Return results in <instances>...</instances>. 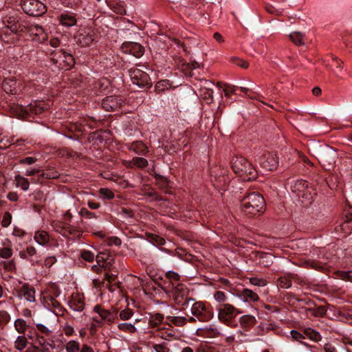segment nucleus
Here are the masks:
<instances>
[{"label": "nucleus", "instance_id": "52", "mask_svg": "<svg viewBox=\"0 0 352 352\" xmlns=\"http://www.w3.org/2000/svg\"><path fill=\"white\" fill-rule=\"evenodd\" d=\"M166 277L170 279L171 280L175 281V283H178L177 281L179 280V275L175 272H168L166 273Z\"/></svg>", "mask_w": 352, "mask_h": 352}, {"label": "nucleus", "instance_id": "41", "mask_svg": "<svg viewBox=\"0 0 352 352\" xmlns=\"http://www.w3.org/2000/svg\"><path fill=\"white\" fill-rule=\"evenodd\" d=\"M12 255V250L10 247H4L0 249V257L2 258H10Z\"/></svg>", "mask_w": 352, "mask_h": 352}, {"label": "nucleus", "instance_id": "6", "mask_svg": "<svg viewBox=\"0 0 352 352\" xmlns=\"http://www.w3.org/2000/svg\"><path fill=\"white\" fill-rule=\"evenodd\" d=\"M23 10L29 15L40 16L46 12L45 6L38 0H22Z\"/></svg>", "mask_w": 352, "mask_h": 352}, {"label": "nucleus", "instance_id": "39", "mask_svg": "<svg viewBox=\"0 0 352 352\" xmlns=\"http://www.w3.org/2000/svg\"><path fill=\"white\" fill-rule=\"evenodd\" d=\"M278 284L283 288H289L292 285V280L287 276H281L278 279Z\"/></svg>", "mask_w": 352, "mask_h": 352}, {"label": "nucleus", "instance_id": "50", "mask_svg": "<svg viewBox=\"0 0 352 352\" xmlns=\"http://www.w3.org/2000/svg\"><path fill=\"white\" fill-rule=\"evenodd\" d=\"M10 319L9 314L6 311H0V322L6 323Z\"/></svg>", "mask_w": 352, "mask_h": 352}, {"label": "nucleus", "instance_id": "3", "mask_svg": "<svg viewBox=\"0 0 352 352\" xmlns=\"http://www.w3.org/2000/svg\"><path fill=\"white\" fill-rule=\"evenodd\" d=\"M6 27L12 33L18 34L25 32L28 28V23L21 19V14L17 11L8 13L3 19Z\"/></svg>", "mask_w": 352, "mask_h": 352}, {"label": "nucleus", "instance_id": "61", "mask_svg": "<svg viewBox=\"0 0 352 352\" xmlns=\"http://www.w3.org/2000/svg\"><path fill=\"white\" fill-rule=\"evenodd\" d=\"M324 349L325 352H336V348L331 344H326Z\"/></svg>", "mask_w": 352, "mask_h": 352}, {"label": "nucleus", "instance_id": "20", "mask_svg": "<svg viewBox=\"0 0 352 352\" xmlns=\"http://www.w3.org/2000/svg\"><path fill=\"white\" fill-rule=\"evenodd\" d=\"M60 23L66 27H72L76 25V19L71 14H63L59 17Z\"/></svg>", "mask_w": 352, "mask_h": 352}, {"label": "nucleus", "instance_id": "7", "mask_svg": "<svg viewBox=\"0 0 352 352\" xmlns=\"http://www.w3.org/2000/svg\"><path fill=\"white\" fill-rule=\"evenodd\" d=\"M129 74L133 83L138 87H149L151 84L149 76L140 68L131 69Z\"/></svg>", "mask_w": 352, "mask_h": 352}, {"label": "nucleus", "instance_id": "28", "mask_svg": "<svg viewBox=\"0 0 352 352\" xmlns=\"http://www.w3.org/2000/svg\"><path fill=\"white\" fill-rule=\"evenodd\" d=\"M291 40L298 45L305 44V36L300 32H294L289 34Z\"/></svg>", "mask_w": 352, "mask_h": 352}, {"label": "nucleus", "instance_id": "17", "mask_svg": "<svg viewBox=\"0 0 352 352\" xmlns=\"http://www.w3.org/2000/svg\"><path fill=\"white\" fill-rule=\"evenodd\" d=\"M122 104L120 98L115 96H108L102 100V107L106 111H114L119 109Z\"/></svg>", "mask_w": 352, "mask_h": 352}, {"label": "nucleus", "instance_id": "46", "mask_svg": "<svg viewBox=\"0 0 352 352\" xmlns=\"http://www.w3.org/2000/svg\"><path fill=\"white\" fill-rule=\"evenodd\" d=\"M81 257L85 261H87L88 262H92L94 259L95 256L91 252L85 250L81 252Z\"/></svg>", "mask_w": 352, "mask_h": 352}, {"label": "nucleus", "instance_id": "47", "mask_svg": "<svg viewBox=\"0 0 352 352\" xmlns=\"http://www.w3.org/2000/svg\"><path fill=\"white\" fill-rule=\"evenodd\" d=\"M214 298L216 301L222 302L226 301L227 298L224 292L221 291H217L214 294Z\"/></svg>", "mask_w": 352, "mask_h": 352}, {"label": "nucleus", "instance_id": "38", "mask_svg": "<svg viewBox=\"0 0 352 352\" xmlns=\"http://www.w3.org/2000/svg\"><path fill=\"white\" fill-rule=\"evenodd\" d=\"M99 193L103 198L107 199H112L114 197V193L110 189L107 188H100Z\"/></svg>", "mask_w": 352, "mask_h": 352}, {"label": "nucleus", "instance_id": "44", "mask_svg": "<svg viewBox=\"0 0 352 352\" xmlns=\"http://www.w3.org/2000/svg\"><path fill=\"white\" fill-rule=\"evenodd\" d=\"M133 315V312L129 309H126L121 311L119 314L120 318L123 320H126L130 319Z\"/></svg>", "mask_w": 352, "mask_h": 352}, {"label": "nucleus", "instance_id": "26", "mask_svg": "<svg viewBox=\"0 0 352 352\" xmlns=\"http://www.w3.org/2000/svg\"><path fill=\"white\" fill-rule=\"evenodd\" d=\"M118 329L124 333H134L137 329L133 324L129 322H122L118 324Z\"/></svg>", "mask_w": 352, "mask_h": 352}, {"label": "nucleus", "instance_id": "56", "mask_svg": "<svg viewBox=\"0 0 352 352\" xmlns=\"http://www.w3.org/2000/svg\"><path fill=\"white\" fill-rule=\"evenodd\" d=\"M206 331L208 332V333L209 335H210L211 336H214V337L219 336L221 334V333L217 328H212V327L207 328Z\"/></svg>", "mask_w": 352, "mask_h": 352}, {"label": "nucleus", "instance_id": "33", "mask_svg": "<svg viewBox=\"0 0 352 352\" xmlns=\"http://www.w3.org/2000/svg\"><path fill=\"white\" fill-rule=\"evenodd\" d=\"M67 352H79L80 343L76 340H70L65 345Z\"/></svg>", "mask_w": 352, "mask_h": 352}, {"label": "nucleus", "instance_id": "35", "mask_svg": "<svg viewBox=\"0 0 352 352\" xmlns=\"http://www.w3.org/2000/svg\"><path fill=\"white\" fill-rule=\"evenodd\" d=\"M167 320L179 327L184 325L187 322V319L182 316H168Z\"/></svg>", "mask_w": 352, "mask_h": 352}, {"label": "nucleus", "instance_id": "9", "mask_svg": "<svg viewBox=\"0 0 352 352\" xmlns=\"http://www.w3.org/2000/svg\"><path fill=\"white\" fill-rule=\"evenodd\" d=\"M94 311L98 314L100 320L97 318H94V320L97 322H104L109 324L114 322L116 318L118 311L116 309L112 310H107L102 309L100 305H96L94 308Z\"/></svg>", "mask_w": 352, "mask_h": 352}, {"label": "nucleus", "instance_id": "10", "mask_svg": "<svg viewBox=\"0 0 352 352\" xmlns=\"http://www.w3.org/2000/svg\"><path fill=\"white\" fill-rule=\"evenodd\" d=\"M260 164L267 170H274L278 166V157L274 153H264L260 159Z\"/></svg>", "mask_w": 352, "mask_h": 352}, {"label": "nucleus", "instance_id": "21", "mask_svg": "<svg viewBox=\"0 0 352 352\" xmlns=\"http://www.w3.org/2000/svg\"><path fill=\"white\" fill-rule=\"evenodd\" d=\"M11 111L19 118H25L29 116L28 106L16 105L11 108Z\"/></svg>", "mask_w": 352, "mask_h": 352}, {"label": "nucleus", "instance_id": "18", "mask_svg": "<svg viewBox=\"0 0 352 352\" xmlns=\"http://www.w3.org/2000/svg\"><path fill=\"white\" fill-rule=\"evenodd\" d=\"M17 292L18 297L21 298L23 296L28 302H32L36 300L34 289L27 284L23 285Z\"/></svg>", "mask_w": 352, "mask_h": 352}, {"label": "nucleus", "instance_id": "36", "mask_svg": "<svg viewBox=\"0 0 352 352\" xmlns=\"http://www.w3.org/2000/svg\"><path fill=\"white\" fill-rule=\"evenodd\" d=\"M109 257V256L108 254H106L104 252H100L96 256V259L98 264L100 266L106 267V265H105L106 263H111L110 261H108Z\"/></svg>", "mask_w": 352, "mask_h": 352}, {"label": "nucleus", "instance_id": "63", "mask_svg": "<svg viewBox=\"0 0 352 352\" xmlns=\"http://www.w3.org/2000/svg\"><path fill=\"white\" fill-rule=\"evenodd\" d=\"M87 204L91 209H98L100 207V204L95 201H88Z\"/></svg>", "mask_w": 352, "mask_h": 352}, {"label": "nucleus", "instance_id": "64", "mask_svg": "<svg viewBox=\"0 0 352 352\" xmlns=\"http://www.w3.org/2000/svg\"><path fill=\"white\" fill-rule=\"evenodd\" d=\"M79 352H94V350L87 345H84Z\"/></svg>", "mask_w": 352, "mask_h": 352}, {"label": "nucleus", "instance_id": "58", "mask_svg": "<svg viewBox=\"0 0 352 352\" xmlns=\"http://www.w3.org/2000/svg\"><path fill=\"white\" fill-rule=\"evenodd\" d=\"M36 327L40 331L45 333H48L50 331L49 329L43 324H37Z\"/></svg>", "mask_w": 352, "mask_h": 352}, {"label": "nucleus", "instance_id": "40", "mask_svg": "<svg viewBox=\"0 0 352 352\" xmlns=\"http://www.w3.org/2000/svg\"><path fill=\"white\" fill-rule=\"evenodd\" d=\"M157 336L164 340H170L171 338L174 336V333L171 330L164 331L160 329L157 331Z\"/></svg>", "mask_w": 352, "mask_h": 352}, {"label": "nucleus", "instance_id": "49", "mask_svg": "<svg viewBox=\"0 0 352 352\" xmlns=\"http://www.w3.org/2000/svg\"><path fill=\"white\" fill-rule=\"evenodd\" d=\"M232 62L233 63H234L236 65H238L242 68H244V69H246L248 67L249 65L248 63L243 60V59H240L239 58H232Z\"/></svg>", "mask_w": 352, "mask_h": 352}, {"label": "nucleus", "instance_id": "48", "mask_svg": "<svg viewBox=\"0 0 352 352\" xmlns=\"http://www.w3.org/2000/svg\"><path fill=\"white\" fill-rule=\"evenodd\" d=\"M43 177L47 178V179H54L58 177V174L56 171L54 170H48L46 172H44L42 173Z\"/></svg>", "mask_w": 352, "mask_h": 352}, {"label": "nucleus", "instance_id": "8", "mask_svg": "<svg viewBox=\"0 0 352 352\" xmlns=\"http://www.w3.org/2000/svg\"><path fill=\"white\" fill-rule=\"evenodd\" d=\"M218 318L223 322L228 323L234 318L239 312L236 308L229 303H225L217 308Z\"/></svg>", "mask_w": 352, "mask_h": 352}, {"label": "nucleus", "instance_id": "13", "mask_svg": "<svg viewBox=\"0 0 352 352\" xmlns=\"http://www.w3.org/2000/svg\"><path fill=\"white\" fill-rule=\"evenodd\" d=\"M77 42L82 47H88L94 41V34L88 28L80 29L76 36Z\"/></svg>", "mask_w": 352, "mask_h": 352}, {"label": "nucleus", "instance_id": "2", "mask_svg": "<svg viewBox=\"0 0 352 352\" xmlns=\"http://www.w3.org/2000/svg\"><path fill=\"white\" fill-rule=\"evenodd\" d=\"M241 208L247 216L256 215L265 209L264 199L257 192H250L242 199Z\"/></svg>", "mask_w": 352, "mask_h": 352}, {"label": "nucleus", "instance_id": "14", "mask_svg": "<svg viewBox=\"0 0 352 352\" xmlns=\"http://www.w3.org/2000/svg\"><path fill=\"white\" fill-rule=\"evenodd\" d=\"M25 32H28L31 36H34L33 39L36 40L40 43H43L47 39V34L43 28L38 25H28V28Z\"/></svg>", "mask_w": 352, "mask_h": 352}, {"label": "nucleus", "instance_id": "15", "mask_svg": "<svg viewBox=\"0 0 352 352\" xmlns=\"http://www.w3.org/2000/svg\"><path fill=\"white\" fill-rule=\"evenodd\" d=\"M121 47L124 52L131 54L135 57L142 56L144 52V48L135 42H124Z\"/></svg>", "mask_w": 352, "mask_h": 352}, {"label": "nucleus", "instance_id": "62", "mask_svg": "<svg viewBox=\"0 0 352 352\" xmlns=\"http://www.w3.org/2000/svg\"><path fill=\"white\" fill-rule=\"evenodd\" d=\"M60 40L58 38H52L50 40V45L53 47H57L60 45Z\"/></svg>", "mask_w": 352, "mask_h": 352}, {"label": "nucleus", "instance_id": "29", "mask_svg": "<svg viewBox=\"0 0 352 352\" xmlns=\"http://www.w3.org/2000/svg\"><path fill=\"white\" fill-rule=\"evenodd\" d=\"M28 345V340L24 336H19L14 341V347L19 351H23Z\"/></svg>", "mask_w": 352, "mask_h": 352}, {"label": "nucleus", "instance_id": "19", "mask_svg": "<svg viewBox=\"0 0 352 352\" xmlns=\"http://www.w3.org/2000/svg\"><path fill=\"white\" fill-rule=\"evenodd\" d=\"M238 297L245 302L248 301L256 302L258 301L259 299L258 296L256 293L248 289H243L238 294Z\"/></svg>", "mask_w": 352, "mask_h": 352}, {"label": "nucleus", "instance_id": "27", "mask_svg": "<svg viewBox=\"0 0 352 352\" xmlns=\"http://www.w3.org/2000/svg\"><path fill=\"white\" fill-rule=\"evenodd\" d=\"M164 319V316L159 313L155 314L152 315L148 321L149 327L151 328H155L157 327L159 324H160L162 322V320Z\"/></svg>", "mask_w": 352, "mask_h": 352}, {"label": "nucleus", "instance_id": "37", "mask_svg": "<svg viewBox=\"0 0 352 352\" xmlns=\"http://www.w3.org/2000/svg\"><path fill=\"white\" fill-rule=\"evenodd\" d=\"M14 327L19 333H24L26 329V322L24 320L16 319L14 322Z\"/></svg>", "mask_w": 352, "mask_h": 352}, {"label": "nucleus", "instance_id": "25", "mask_svg": "<svg viewBox=\"0 0 352 352\" xmlns=\"http://www.w3.org/2000/svg\"><path fill=\"white\" fill-rule=\"evenodd\" d=\"M43 106L41 102H34L28 105L29 115L38 114L43 111Z\"/></svg>", "mask_w": 352, "mask_h": 352}, {"label": "nucleus", "instance_id": "31", "mask_svg": "<svg viewBox=\"0 0 352 352\" xmlns=\"http://www.w3.org/2000/svg\"><path fill=\"white\" fill-rule=\"evenodd\" d=\"M171 87V84L168 80H162L157 82L155 85V89L157 92L161 93Z\"/></svg>", "mask_w": 352, "mask_h": 352}, {"label": "nucleus", "instance_id": "55", "mask_svg": "<svg viewBox=\"0 0 352 352\" xmlns=\"http://www.w3.org/2000/svg\"><path fill=\"white\" fill-rule=\"evenodd\" d=\"M36 158L34 157H27L24 159H22L20 160V164H34V162H36Z\"/></svg>", "mask_w": 352, "mask_h": 352}, {"label": "nucleus", "instance_id": "59", "mask_svg": "<svg viewBox=\"0 0 352 352\" xmlns=\"http://www.w3.org/2000/svg\"><path fill=\"white\" fill-rule=\"evenodd\" d=\"M338 274L344 280H350L351 275L349 272H340Z\"/></svg>", "mask_w": 352, "mask_h": 352}, {"label": "nucleus", "instance_id": "4", "mask_svg": "<svg viewBox=\"0 0 352 352\" xmlns=\"http://www.w3.org/2000/svg\"><path fill=\"white\" fill-rule=\"evenodd\" d=\"M51 60L58 68L64 70L69 69L75 63L73 56L63 50L54 52L52 54Z\"/></svg>", "mask_w": 352, "mask_h": 352}, {"label": "nucleus", "instance_id": "32", "mask_svg": "<svg viewBox=\"0 0 352 352\" xmlns=\"http://www.w3.org/2000/svg\"><path fill=\"white\" fill-rule=\"evenodd\" d=\"M148 165V161L143 157H135L130 162V166H136L138 168H144Z\"/></svg>", "mask_w": 352, "mask_h": 352}, {"label": "nucleus", "instance_id": "24", "mask_svg": "<svg viewBox=\"0 0 352 352\" xmlns=\"http://www.w3.org/2000/svg\"><path fill=\"white\" fill-rule=\"evenodd\" d=\"M15 85L16 83L13 80L6 79L3 80L2 83V87L6 93L15 94L16 93Z\"/></svg>", "mask_w": 352, "mask_h": 352}, {"label": "nucleus", "instance_id": "53", "mask_svg": "<svg viewBox=\"0 0 352 352\" xmlns=\"http://www.w3.org/2000/svg\"><path fill=\"white\" fill-rule=\"evenodd\" d=\"M153 349L155 352H170L168 347L162 344H155Z\"/></svg>", "mask_w": 352, "mask_h": 352}, {"label": "nucleus", "instance_id": "43", "mask_svg": "<svg viewBox=\"0 0 352 352\" xmlns=\"http://www.w3.org/2000/svg\"><path fill=\"white\" fill-rule=\"evenodd\" d=\"M11 222H12L11 214L8 212H6L3 216V219L1 221V226L3 228H7L10 225Z\"/></svg>", "mask_w": 352, "mask_h": 352}, {"label": "nucleus", "instance_id": "45", "mask_svg": "<svg viewBox=\"0 0 352 352\" xmlns=\"http://www.w3.org/2000/svg\"><path fill=\"white\" fill-rule=\"evenodd\" d=\"M79 214L81 217H85L87 219H93V218L97 217V216L95 214V213L89 211L85 208H82L80 209V210L79 212Z\"/></svg>", "mask_w": 352, "mask_h": 352}, {"label": "nucleus", "instance_id": "11", "mask_svg": "<svg viewBox=\"0 0 352 352\" xmlns=\"http://www.w3.org/2000/svg\"><path fill=\"white\" fill-rule=\"evenodd\" d=\"M336 152L331 148L322 151L318 154V161L325 169H329L335 163Z\"/></svg>", "mask_w": 352, "mask_h": 352}, {"label": "nucleus", "instance_id": "60", "mask_svg": "<svg viewBox=\"0 0 352 352\" xmlns=\"http://www.w3.org/2000/svg\"><path fill=\"white\" fill-rule=\"evenodd\" d=\"M40 172V169L38 168H31L30 170H27V171L25 172V175L27 176H32V175H34L35 174L38 173Z\"/></svg>", "mask_w": 352, "mask_h": 352}, {"label": "nucleus", "instance_id": "30", "mask_svg": "<svg viewBox=\"0 0 352 352\" xmlns=\"http://www.w3.org/2000/svg\"><path fill=\"white\" fill-rule=\"evenodd\" d=\"M305 335L310 340L318 342L320 340L321 336L318 331H316L311 328L305 329L304 331Z\"/></svg>", "mask_w": 352, "mask_h": 352}, {"label": "nucleus", "instance_id": "5", "mask_svg": "<svg viewBox=\"0 0 352 352\" xmlns=\"http://www.w3.org/2000/svg\"><path fill=\"white\" fill-rule=\"evenodd\" d=\"M190 311L193 316L202 322L208 321L214 316L212 307L200 301L196 302L192 305Z\"/></svg>", "mask_w": 352, "mask_h": 352}, {"label": "nucleus", "instance_id": "12", "mask_svg": "<svg viewBox=\"0 0 352 352\" xmlns=\"http://www.w3.org/2000/svg\"><path fill=\"white\" fill-rule=\"evenodd\" d=\"M174 287L173 295L175 300L179 304H182L184 300L188 298L189 290L187 287L182 283H173Z\"/></svg>", "mask_w": 352, "mask_h": 352}, {"label": "nucleus", "instance_id": "23", "mask_svg": "<svg viewBox=\"0 0 352 352\" xmlns=\"http://www.w3.org/2000/svg\"><path fill=\"white\" fill-rule=\"evenodd\" d=\"M16 187L21 188L23 190L26 191L30 186L29 181L24 177L17 175L14 177Z\"/></svg>", "mask_w": 352, "mask_h": 352}, {"label": "nucleus", "instance_id": "51", "mask_svg": "<svg viewBox=\"0 0 352 352\" xmlns=\"http://www.w3.org/2000/svg\"><path fill=\"white\" fill-rule=\"evenodd\" d=\"M290 334L292 337V338L297 341H301L302 339H304L305 336L300 333V332L296 331V330H292L290 331Z\"/></svg>", "mask_w": 352, "mask_h": 352}, {"label": "nucleus", "instance_id": "16", "mask_svg": "<svg viewBox=\"0 0 352 352\" xmlns=\"http://www.w3.org/2000/svg\"><path fill=\"white\" fill-rule=\"evenodd\" d=\"M337 232H341L344 234H349L352 229V208L345 212L343 221L340 226L336 227Z\"/></svg>", "mask_w": 352, "mask_h": 352}, {"label": "nucleus", "instance_id": "1", "mask_svg": "<svg viewBox=\"0 0 352 352\" xmlns=\"http://www.w3.org/2000/svg\"><path fill=\"white\" fill-rule=\"evenodd\" d=\"M234 173L244 181L254 180L257 177V171L252 164L245 157H234L231 161Z\"/></svg>", "mask_w": 352, "mask_h": 352}, {"label": "nucleus", "instance_id": "34", "mask_svg": "<svg viewBox=\"0 0 352 352\" xmlns=\"http://www.w3.org/2000/svg\"><path fill=\"white\" fill-rule=\"evenodd\" d=\"M36 252V249L32 247H28L25 250H22L19 252V256L21 258L24 259H29L32 256H34Z\"/></svg>", "mask_w": 352, "mask_h": 352}, {"label": "nucleus", "instance_id": "57", "mask_svg": "<svg viewBox=\"0 0 352 352\" xmlns=\"http://www.w3.org/2000/svg\"><path fill=\"white\" fill-rule=\"evenodd\" d=\"M64 332L65 333L66 336H72L74 332V328L72 327V326H69V325H67L64 327Z\"/></svg>", "mask_w": 352, "mask_h": 352}, {"label": "nucleus", "instance_id": "22", "mask_svg": "<svg viewBox=\"0 0 352 352\" xmlns=\"http://www.w3.org/2000/svg\"><path fill=\"white\" fill-rule=\"evenodd\" d=\"M34 240L41 245L47 244L50 241V236L45 231H38L34 234Z\"/></svg>", "mask_w": 352, "mask_h": 352}, {"label": "nucleus", "instance_id": "54", "mask_svg": "<svg viewBox=\"0 0 352 352\" xmlns=\"http://www.w3.org/2000/svg\"><path fill=\"white\" fill-rule=\"evenodd\" d=\"M113 10L118 14H122L125 13V9L124 6L121 4H116L113 7Z\"/></svg>", "mask_w": 352, "mask_h": 352}, {"label": "nucleus", "instance_id": "42", "mask_svg": "<svg viewBox=\"0 0 352 352\" xmlns=\"http://www.w3.org/2000/svg\"><path fill=\"white\" fill-rule=\"evenodd\" d=\"M250 283L256 286L263 287L267 285V281L263 278H258L256 277H252L249 278Z\"/></svg>", "mask_w": 352, "mask_h": 352}]
</instances>
